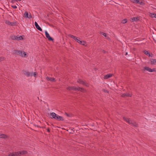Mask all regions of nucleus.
<instances>
[{"instance_id": "1", "label": "nucleus", "mask_w": 156, "mask_h": 156, "mask_svg": "<svg viewBox=\"0 0 156 156\" xmlns=\"http://www.w3.org/2000/svg\"><path fill=\"white\" fill-rule=\"evenodd\" d=\"M27 152L25 151H21L17 152H14L12 153H10L8 156H18L21 154H26Z\"/></svg>"}, {"instance_id": "2", "label": "nucleus", "mask_w": 156, "mask_h": 156, "mask_svg": "<svg viewBox=\"0 0 156 156\" xmlns=\"http://www.w3.org/2000/svg\"><path fill=\"white\" fill-rule=\"evenodd\" d=\"M67 89L68 90H78L80 91L83 92H84L85 91V90L83 88H80L79 87L78 88H76L74 87H67Z\"/></svg>"}, {"instance_id": "3", "label": "nucleus", "mask_w": 156, "mask_h": 156, "mask_svg": "<svg viewBox=\"0 0 156 156\" xmlns=\"http://www.w3.org/2000/svg\"><path fill=\"white\" fill-rule=\"evenodd\" d=\"M14 53L23 57H27V54L26 53L23 51L15 50L14 51Z\"/></svg>"}, {"instance_id": "4", "label": "nucleus", "mask_w": 156, "mask_h": 156, "mask_svg": "<svg viewBox=\"0 0 156 156\" xmlns=\"http://www.w3.org/2000/svg\"><path fill=\"white\" fill-rule=\"evenodd\" d=\"M123 119L129 123L130 124L136 127L137 126V124L133 121L130 120L129 119L126 118L125 117H123Z\"/></svg>"}, {"instance_id": "5", "label": "nucleus", "mask_w": 156, "mask_h": 156, "mask_svg": "<svg viewBox=\"0 0 156 156\" xmlns=\"http://www.w3.org/2000/svg\"><path fill=\"white\" fill-rule=\"evenodd\" d=\"M145 70L150 72H152L155 71V69H151L148 67H145L144 68L143 70L144 71Z\"/></svg>"}, {"instance_id": "6", "label": "nucleus", "mask_w": 156, "mask_h": 156, "mask_svg": "<svg viewBox=\"0 0 156 156\" xmlns=\"http://www.w3.org/2000/svg\"><path fill=\"white\" fill-rule=\"evenodd\" d=\"M24 17L25 18H31L32 17V16L30 14V13H28L27 11H26L24 13Z\"/></svg>"}, {"instance_id": "7", "label": "nucleus", "mask_w": 156, "mask_h": 156, "mask_svg": "<svg viewBox=\"0 0 156 156\" xmlns=\"http://www.w3.org/2000/svg\"><path fill=\"white\" fill-rule=\"evenodd\" d=\"M45 36L48 39V40L49 41H53V39L50 37V36L49 35V34L47 32V31H45Z\"/></svg>"}, {"instance_id": "8", "label": "nucleus", "mask_w": 156, "mask_h": 156, "mask_svg": "<svg viewBox=\"0 0 156 156\" xmlns=\"http://www.w3.org/2000/svg\"><path fill=\"white\" fill-rule=\"evenodd\" d=\"M55 119L59 121H62L64 120V119L62 117L60 116L57 115H56V118Z\"/></svg>"}, {"instance_id": "9", "label": "nucleus", "mask_w": 156, "mask_h": 156, "mask_svg": "<svg viewBox=\"0 0 156 156\" xmlns=\"http://www.w3.org/2000/svg\"><path fill=\"white\" fill-rule=\"evenodd\" d=\"M132 96V94L130 93H124L121 95V96L122 97H131Z\"/></svg>"}, {"instance_id": "10", "label": "nucleus", "mask_w": 156, "mask_h": 156, "mask_svg": "<svg viewBox=\"0 0 156 156\" xmlns=\"http://www.w3.org/2000/svg\"><path fill=\"white\" fill-rule=\"evenodd\" d=\"M34 25L36 27V28L40 31H42V30L41 27L39 26L37 23L36 22H35L34 23Z\"/></svg>"}, {"instance_id": "11", "label": "nucleus", "mask_w": 156, "mask_h": 156, "mask_svg": "<svg viewBox=\"0 0 156 156\" xmlns=\"http://www.w3.org/2000/svg\"><path fill=\"white\" fill-rule=\"evenodd\" d=\"M149 63L152 64H156V59H151L150 60V62Z\"/></svg>"}, {"instance_id": "12", "label": "nucleus", "mask_w": 156, "mask_h": 156, "mask_svg": "<svg viewBox=\"0 0 156 156\" xmlns=\"http://www.w3.org/2000/svg\"><path fill=\"white\" fill-rule=\"evenodd\" d=\"M56 115L57 114L54 112L51 113L50 114V115L51 116L50 117L52 119L53 118L55 119Z\"/></svg>"}, {"instance_id": "13", "label": "nucleus", "mask_w": 156, "mask_h": 156, "mask_svg": "<svg viewBox=\"0 0 156 156\" xmlns=\"http://www.w3.org/2000/svg\"><path fill=\"white\" fill-rule=\"evenodd\" d=\"M77 82L78 83H81L83 85H85L86 86H88L87 84L84 82L82 81V80L79 79L78 80Z\"/></svg>"}, {"instance_id": "14", "label": "nucleus", "mask_w": 156, "mask_h": 156, "mask_svg": "<svg viewBox=\"0 0 156 156\" xmlns=\"http://www.w3.org/2000/svg\"><path fill=\"white\" fill-rule=\"evenodd\" d=\"M46 78L48 80L50 81L51 82H54L56 81L55 79L54 78L47 77Z\"/></svg>"}, {"instance_id": "15", "label": "nucleus", "mask_w": 156, "mask_h": 156, "mask_svg": "<svg viewBox=\"0 0 156 156\" xmlns=\"http://www.w3.org/2000/svg\"><path fill=\"white\" fill-rule=\"evenodd\" d=\"M144 52L145 55L148 56L149 57H152V56L151 55H152V54H151V55L150 54V53H149L146 50H144Z\"/></svg>"}, {"instance_id": "16", "label": "nucleus", "mask_w": 156, "mask_h": 156, "mask_svg": "<svg viewBox=\"0 0 156 156\" xmlns=\"http://www.w3.org/2000/svg\"><path fill=\"white\" fill-rule=\"evenodd\" d=\"M112 74H108L104 76V78L105 79H107L112 77Z\"/></svg>"}, {"instance_id": "17", "label": "nucleus", "mask_w": 156, "mask_h": 156, "mask_svg": "<svg viewBox=\"0 0 156 156\" xmlns=\"http://www.w3.org/2000/svg\"><path fill=\"white\" fill-rule=\"evenodd\" d=\"M139 20V18L138 17H134L133 18H131V21L132 22H134L135 21H137L138 20Z\"/></svg>"}, {"instance_id": "18", "label": "nucleus", "mask_w": 156, "mask_h": 156, "mask_svg": "<svg viewBox=\"0 0 156 156\" xmlns=\"http://www.w3.org/2000/svg\"><path fill=\"white\" fill-rule=\"evenodd\" d=\"M16 40L17 41L22 40L23 39V38L21 36H16Z\"/></svg>"}, {"instance_id": "19", "label": "nucleus", "mask_w": 156, "mask_h": 156, "mask_svg": "<svg viewBox=\"0 0 156 156\" xmlns=\"http://www.w3.org/2000/svg\"><path fill=\"white\" fill-rule=\"evenodd\" d=\"M149 15L151 17L156 18V14L154 13H150Z\"/></svg>"}, {"instance_id": "20", "label": "nucleus", "mask_w": 156, "mask_h": 156, "mask_svg": "<svg viewBox=\"0 0 156 156\" xmlns=\"http://www.w3.org/2000/svg\"><path fill=\"white\" fill-rule=\"evenodd\" d=\"M7 137V136L6 135L3 134H0V138H6Z\"/></svg>"}, {"instance_id": "21", "label": "nucleus", "mask_w": 156, "mask_h": 156, "mask_svg": "<svg viewBox=\"0 0 156 156\" xmlns=\"http://www.w3.org/2000/svg\"><path fill=\"white\" fill-rule=\"evenodd\" d=\"M130 1L133 3H137L139 2V0H130Z\"/></svg>"}, {"instance_id": "22", "label": "nucleus", "mask_w": 156, "mask_h": 156, "mask_svg": "<svg viewBox=\"0 0 156 156\" xmlns=\"http://www.w3.org/2000/svg\"><path fill=\"white\" fill-rule=\"evenodd\" d=\"M25 74L27 76H29L31 75V73L28 72H26Z\"/></svg>"}, {"instance_id": "23", "label": "nucleus", "mask_w": 156, "mask_h": 156, "mask_svg": "<svg viewBox=\"0 0 156 156\" xmlns=\"http://www.w3.org/2000/svg\"><path fill=\"white\" fill-rule=\"evenodd\" d=\"M75 40L79 44H80V43H81L82 42V41H80V40L78 39L77 37L76 38Z\"/></svg>"}, {"instance_id": "24", "label": "nucleus", "mask_w": 156, "mask_h": 156, "mask_svg": "<svg viewBox=\"0 0 156 156\" xmlns=\"http://www.w3.org/2000/svg\"><path fill=\"white\" fill-rule=\"evenodd\" d=\"M69 37H71L72 38L74 39V40H75L76 38V37L72 35H69Z\"/></svg>"}, {"instance_id": "25", "label": "nucleus", "mask_w": 156, "mask_h": 156, "mask_svg": "<svg viewBox=\"0 0 156 156\" xmlns=\"http://www.w3.org/2000/svg\"><path fill=\"white\" fill-rule=\"evenodd\" d=\"M11 38L13 40H16V36H12Z\"/></svg>"}, {"instance_id": "26", "label": "nucleus", "mask_w": 156, "mask_h": 156, "mask_svg": "<svg viewBox=\"0 0 156 156\" xmlns=\"http://www.w3.org/2000/svg\"><path fill=\"white\" fill-rule=\"evenodd\" d=\"M127 22V20L125 19H124V20H122V23H126Z\"/></svg>"}, {"instance_id": "27", "label": "nucleus", "mask_w": 156, "mask_h": 156, "mask_svg": "<svg viewBox=\"0 0 156 156\" xmlns=\"http://www.w3.org/2000/svg\"><path fill=\"white\" fill-rule=\"evenodd\" d=\"M86 44V42L85 41H82V42L81 43H80V44H82V45H85Z\"/></svg>"}, {"instance_id": "28", "label": "nucleus", "mask_w": 156, "mask_h": 156, "mask_svg": "<svg viewBox=\"0 0 156 156\" xmlns=\"http://www.w3.org/2000/svg\"><path fill=\"white\" fill-rule=\"evenodd\" d=\"M10 23V22L8 20H6L5 21V23L9 25V24Z\"/></svg>"}, {"instance_id": "29", "label": "nucleus", "mask_w": 156, "mask_h": 156, "mask_svg": "<svg viewBox=\"0 0 156 156\" xmlns=\"http://www.w3.org/2000/svg\"><path fill=\"white\" fill-rule=\"evenodd\" d=\"M4 58L3 57H1L0 58V62L3 61L4 60Z\"/></svg>"}, {"instance_id": "30", "label": "nucleus", "mask_w": 156, "mask_h": 156, "mask_svg": "<svg viewBox=\"0 0 156 156\" xmlns=\"http://www.w3.org/2000/svg\"><path fill=\"white\" fill-rule=\"evenodd\" d=\"M31 76L33 75L34 76H35L36 75V73L35 72L31 74Z\"/></svg>"}, {"instance_id": "31", "label": "nucleus", "mask_w": 156, "mask_h": 156, "mask_svg": "<svg viewBox=\"0 0 156 156\" xmlns=\"http://www.w3.org/2000/svg\"><path fill=\"white\" fill-rule=\"evenodd\" d=\"M103 36L105 37H106V38H107V39H109V37L107 36L106 34L105 33V34H103Z\"/></svg>"}, {"instance_id": "32", "label": "nucleus", "mask_w": 156, "mask_h": 156, "mask_svg": "<svg viewBox=\"0 0 156 156\" xmlns=\"http://www.w3.org/2000/svg\"><path fill=\"white\" fill-rule=\"evenodd\" d=\"M12 7L14 9H16L17 8V7L16 5H12Z\"/></svg>"}, {"instance_id": "33", "label": "nucleus", "mask_w": 156, "mask_h": 156, "mask_svg": "<svg viewBox=\"0 0 156 156\" xmlns=\"http://www.w3.org/2000/svg\"><path fill=\"white\" fill-rule=\"evenodd\" d=\"M139 2L140 3H137L138 4H140V5H143V3L142 2H140L139 1Z\"/></svg>"}, {"instance_id": "34", "label": "nucleus", "mask_w": 156, "mask_h": 156, "mask_svg": "<svg viewBox=\"0 0 156 156\" xmlns=\"http://www.w3.org/2000/svg\"><path fill=\"white\" fill-rule=\"evenodd\" d=\"M17 0H12L11 1V2L12 3L15 2H17Z\"/></svg>"}, {"instance_id": "35", "label": "nucleus", "mask_w": 156, "mask_h": 156, "mask_svg": "<svg viewBox=\"0 0 156 156\" xmlns=\"http://www.w3.org/2000/svg\"><path fill=\"white\" fill-rule=\"evenodd\" d=\"M14 25V23H12L10 22V23L9 24V25H11V26H13Z\"/></svg>"}, {"instance_id": "36", "label": "nucleus", "mask_w": 156, "mask_h": 156, "mask_svg": "<svg viewBox=\"0 0 156 156\" xmlns=\"http://www.w3.org/2000/svg\"><path fill=\"white\" fill-rule=\"evenodd\" d=\"M100 33H101V34L102 35H103V34H105V33H104L103 32H101Z\"/></svg>"}, {"instance_id": "37", "label": "nucleus", "mask_w": 156, "mask_h": 156, "mask_svg": "<svg viewBox=\"0 0 156 156\" xmlns=\"http://www.w3.org/2000/svg\"><path fill=\"white\" fill-rule=\"evenodd\" d=\"M102 52H103L104 53H105V50H103L102 51Z\"/></svg>"}, {"instance_id": "38", "label": "nucleus", "mask_w": 156, "mask_h": 156, "mask_svg": "<svg viewBox=\"0 0 156 156\" xmlns=\"http://www.w3.org/2000/svg\"><path fill=\"white\" fill-rule=\"evenodd\" d=\"M66 114L67 116H69V115L67 114L66 113Z\"/></svg>"}, {"instance_id": "39", "label": "nucleus", "mask_w": 156, "mask_h": 156, "mask_svg": "<svg viewBox=\"0 0 156 156\" xmlns=\"http://www.w3.org/2000/svg\"><path fill=\"white\" fill-rule=\"evenodd\" d=\"M127 54H128V53L127 52H126V55H127Z\"/></svg>"}, {"instance_id": "40", "label": "nucleus", "mask_w": 156, "mask_h": 156, "mask_svg": "<svg viewBox=\"0 0 156 156\" xmlns=\"http://www.w3.org/2000/svg\"><path fill=\"white\" fill-rule=\"evenodd\" d=\"M21 0H17V1H21Z\"/></svg>"}]
</instances>
